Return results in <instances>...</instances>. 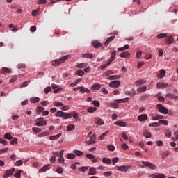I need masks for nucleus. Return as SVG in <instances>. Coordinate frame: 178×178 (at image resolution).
<instances>
[{
	"label": "nucleus",
	"instance_id": "nucleus-8",
	"mask_svg": "<svg viewBox=\"0 0 178 178\" xmlns=\"http://www.w3.org/2000/svg\"><path fill=\"white\" fill-rule=\"evenodd\" d=\"M0 73H1V74H6V73H8L9 74V73H12V71L10 68L3 67V68H1L0 70Z\"/></svg>",
	"mask_w": 178,
	"mask_h": 178
},
{
	"label": "nucleus",
	"instance_id": "nucleus-25",
	"mask_svg": "<svg viewBox=\"0 0 178 178\" xmlns=\"http://www.w3.org/2000/svg\"><path fill=\"white\" fill-rule=\"evenodd\" d=\"M102 162L104 163H106L107 165H111V163H112V160H111V159H108V158H103Z\"/></svg>",
	"mask_w": 178,
	"mask_h": 178
},
{
	"label": "nucleus",
	"instance_id": "nucleus-62",
	"mask_svg": "<svg viewBox=\"0 0 178 178\" xmlns=\"http://www.w3.org/2000/svg\"><path fill=\"white\" fill-rule=\"evenodd\" d=\"M129 92H130V97H134V95H136V90H134V89L129 91Z\"/></svg>",
	"mask_w": 178,
	"mask_h": 178
},
{
	"label": "nucleus",
	"instance_id": "nucleus-34",
	"mask_svg": "<svg viewBox=\"0 0 178 178\" xmlns=\"http://www.w3.org/2000/svg\"><path fill=\"white\" fill-rule=\"evenodd\" d=\"M95 111H97L95 107H90L87 109V112H89V113H94Z\"/></svg>",
	"mask_w": 178,
	"mask_h": 178
},
{
	"label": "nucleus",
	"instance_id": "nucleus-46",
	"mask_svg": "<svg viewBox=\"0 0 178 178\" xmlns=\"http://www.w3.org/2000/svg\"><path fill=\"white\" fill-rule=\"evenodd\" d=\"M67 158L68 159H74V158H76V154H68L67 155Z\"/></svg>",
	"mask_w": 178,
	"mask_h": 178
},
{
	"label": "nucleus",
	"instance_id": "nucleus-38",
	"mask_svg": "<svg viewBox=\"0 0 178 178\" xmlns=\"http://www.w3.org/2000/svg\"><path fill=\"white\" fill-rule=\"evenodd\" d=\"M166 96L168 97L169 98H172V99H176L178 98V96H176L172 93H168Z\"/></svg>",
	"mask_w": 178,
	"mask_h": 178
},
{
	"label": "nucleus",
	"instance_id": "nucleus-43",
	"mask_svg": "<svg viewBox=\"0 0 178 178\" xmlns=\"http://www.w3.org/2000/svg\"><path fill=\"white\" fill-rule=\"evenodd\" d=\"M44 107L41 106H38L37 108V113L38 115H40L41 113V112H42V111H44Z\"/></svg>",
	"mask_w": 178,
	"mask_h": 178
},
{
	"label": "nucleus",
	"instance_id": "nucleus-48",
	"mask_svg": "<svg viewBox=\"0 0 178 178\" xmlns=\"http://www.w3.org/2000/svg\"><path fill=\"white\" fill-rule=\"evenodd\" d=\"M92 104H93L94 106H96L97 108H99L100 104H99V101L93 100Z\"/></svg>",
	"mask_w": 178,
	"mask_h": 178
},
{
	"label": "nucleus",
	"instance_id": "nucleus-24",
	"mask_svg": "<svg viewBox=\"0 0 178 178\" xmlns=\"http://www.w3.org/2000/svg\"><path fill=\"white\" fill-rule=\"evenodd\" d=\"M30 102L32 104H37V102H40V98L37 97H32V98L30 99Z\"/></svg>",
	"mask_w": 178,
	"mask_h": 178
},
{
	"label": "nucleus",
	"instance_id": "nucleus-55",
	"mask_svg": "<svg viewBox=\"0 0 178 178\" xmlns=\"http://www.w3.org/2000/svg\"><path fill=\"white\" fill-rule=\"evenodd\" d=\"M107 149H108V151H115V146L109 145L107 146Z\"/></svg>",
	"mask_w": 178,
	"mask_h": 178
},
{
	"label": "nucleus",
	"instance_id": "nucleus-61",
	"mask_svg": "<svg viewBox=\"0 0 178 178\" xmlns=\"http://www.w3.org/2000/svg\"><path fill=\"white\" fill-rule=\"evenodd\" d=\"M14 176H15V177L20 178L21 172H20V171H17V172H15V173L14 174Z\"/></svg>",
	"mask_w": 178,
	"mask_h": 178
},
{
	"label": "nucleus",
	"instance_id": "nucleus-63",
	"mask_svg": "<svg viewBox=\"0 0 178 178\" xmlns=\"http://www.w3.org/2000/svg\"><path fill=\"white\" fill-rule=\"evenodd\" d=\"M16 80H17V76H15L10 80V83H15Z\"/></svg>",
	"mask_w": 178,
	"mask_h": 178
},
{
	"label": "nucleus",
	"instance_id": "nucleus-53",
	"mask_svg": "<svg viewBox=\"0 0 178 178\" xmlns=\"http://www.w3.org/2000/svg\"><path fill=\"white\" fill-rule=\"evenodd\" d=\"M32 130L34 133H41V129L40 128L33 127Z\"/></svg>",
	"mask_w": 178,
	"mask_h": 178
},
{
	"label": "nucleus",
	"instance_id": "nucleus-44",
	"mask_svg": "<svg viewBox=\"0 0 178 178\" xmlns=\"http://www.w3.org/2000/svg\"><path fill=\"white\" fill-rule=\"evenodd\" d=\"M168 156H169V151L166 150L162 154V158L163 159H165V158H168Z\"/></svg>",
	"mask_w": 178,
	"mask_h": 178
},
{
	"label": "nucleus",
	"instance_id": "nucleus-33",
	"mask_svg": "<svg viewBox=\"0 0 178 178\" xmlns=\"http://www.w3.org/2000/svg\"><path fill=\"white\" fill-rule=\"evenodd\" d=\"M129 46L128 44H126L122 47H119L118 49V51L122 52V51H126V49H129Z\"/></svg>",
	"mask_w": 178,
	"mask_h": 178
},
{
	"label": "nucleus",
	"instance_id": "nucleus-9",
	"mask_svg": "<svg viewBox=\"0 0 178 178\" xmlns=\"http://www.w3.org/2000/svg\"><path fill=\"white\" fill-rule=\"evenodd\" d=\"M51 169V164H47L46 165L41 168L39 170L40 173H42L44 172H47V170H49Z\"/></svg>",
	"mask_w": 178,
	"mask_h": 178
},
{
	"label": "nucleus",
	"instance_id": "nucleus-10",
	"mask_svg": "<svg viewBox=\"0 0 178 178\" xmlns=\"http://www.w3.org/2000/svg\"><path fill=\"white\" fill-rule=\"evenodd\" d=\"M148 119V115L147 114H142L138 117V120L139 122H145Z\"/></svg>",
	"mask_w": 178,
	"mask_h": 178
},
{
	"label": "nucleus",
	"instance_id": "nucleus-29",
	"mask_svg": "<svg viewBox=\"0 0 178 178\" xmlns=\"http://www.w3.org/2000/svg\"><path fill=\"white\" fill-rule=\"evenodd\" d=\"M92 88L93 90H97V91H99L101 90V85L96 83L92 86Z\"/></svg>",
	"mask_w": 178,
	"mask_h": 178
},
{
	"label": "nucleus",
	"instance_id": "nucleus-17",
	"mask_svg": "<svg viewBox=\"0 0 178 178\" xmlns=\"http://www.w3.org/2000/svg\"><path fill=\"white\" fill-rule=\"evenodd\" d=\"M115 35L111 36L109 38H108V39L106 40V42H104V45L108 46L109 45V43L111 41H113V40H115Z\"/></svg>",
	"mask_w": 178,
	"mask_h": 178
},
{
	"label": "nucleus",
	"instance_id": "nucleus-6",
	"mask_svg": "<svg viewBox=\"0 0 178 178\" xmlns=\"http://www.w3.org/2000/svg\"><path fill=\"white\" fill-rule=\"evenodd\" d=\"M35 123L36 126H47V120H44L43 118H37Z\"/></svg>",
	"mask_w": 178,
	"mask_h": 178
},
{
	"label": "nucleus",
	"instance_id": "nucleus-18",
	"mask_svg": "<svg viewBox=\"0 0 178 178\" xmlns=\"http://www.w3.org/2000/svg\"><path fill=\"white\" fill-rule=\"evenodd\" d=\"M165 74L166 72L165 71V70H161L160 71V73L157 74V77H159V79H163V77H165Z\"/></svg>",
	"mask_w": 178,
	"mask_h": 178
},
{
	"label": "nucleus",
	"instance_id": "nucleus-2",
	"mask_svg": "<svg viewBox=\"0 0 178 178\" xmlns=\"http://www.w3.org/2000/svg\"><path fill=\"white\" fill-rule=\"evenodd\" d=\"M97 135L93 134L92 136L88 135L86 138V144H88V145H92V144H95L97 143Z\"/></svg>",
	"mask_w": 178,
	"mask_h": 178
},
{
	"label": "nucleus",
	"instance_id": "nucleus-31",
	"mask_svg": "<svg viewBox=\"0 0 178 178\" xmlns=\"http://www.w3.org/2000/svg\"><path fill=\"white\" fill-rule=\"evenodd\" d=\"M110 80H118L120 79V75H112L108 77Z\"/></svg>",
	"mask_w": 178,
	"mask_h": 178
},
{
	"label": "nucleus",
	"instance_id": "nucleus-59",
	"mask_svg": "<svg viewBox=\"0 0 178 178\" xmlns=\"http://www.w3.org/2000/svg\"><path fill=\"white\" fill-rule=\"evenodd\" d=\"M39 10H33L32 11V16H33V17H35V16H37V14L38 13Z\"/></svg>",
	"mask_w": 178,
	"mask_h": 178
},
{
	"label": "nucleus",
	"instance_id": "nucleus-37",
	"mask_svg": "<svg viewBox=\"0 0 178 178\" xmlns=\"http://www.w3.org/2000/svg\"><path fill=\"white\" fill-rule=\"evenodd\" d=\"M168 37V33H160L157 35V38H159V40H161V38H165Z\"/></svg>",
	"mask_w": 178,
	"mask_h": 178
},
{
	"label": "nucleus",
	"instance_id": "nucleus-30",
	"mask_svg": "<svg viewBox=\"0 0 178 178\" xmlns=\"http://www.w3.org/2000/svg\"><path fill=\"white\" fill-rule=\"evenodd\" d=\"M92 45H93L94 48H99L101 47L102 44L98 41L92 42Z\"/></svg>",
	"mask_w": 178,
	"mask_h": 178
},
{
	"label": "nucleus",
	"instance_id": "nucleus-36",
	"mask_svg": "<svg viewBox=\"0 0 178 178\" xmlns=\"http://www.w3.org/2000/svg\"><path fill=\"white\" fill-rule=\"evenodd\" d=\"M74 154H76L77 156H81L84 154V152L79 151V150H74Z\"/></svg>",
	"mask_w": 178,
	"mask_h": 178
},
{
	"label": "nucleus",
	"instance_id": "nucleus-45",
	"mask_svg": "<svg viewBox=\"0 0 178 178\" xmlns=\"http://www.w3.org/2000/svg\"><path fill=\"white\" fill-rule=\"evenodd\" d=\"M37 5H44L47 3V0H38L36 1Z\"/></svg>",
	"mask_w": 178,
	"mask_h": 178
},
{
	"label": "nucleus",
	"instance_id": "nucleus-16",
	"mask_svg": "<svg viewBox=\"0 0 178 178\" xmlns=\"http://www.w3.org/2000/svg\"><path fill=\"white\" fill-rule=\"evenodd\" d=\"M173 36L172 35H170L168 37V38H166L165 41H166V44L168 45H171V44H173Z\"/></svg>",
	"mask_w": 178,
	"mask_h": 178
},
{
	"label": "nucleus",
	"instance_id": "nucleus-3",
	"mask_svg": "<svg viewBox=\"0 0 178 178\" xmlns=\"http://www.w3.org/2000/svg\"><path fill=\"white\" fill-rule=\"evenodd\" d=\"M69 55L64 56L62 58L59 60H54L52 62V66H59V65H61V63H63L65 60H67V59H69Z\"/></svg>",
	"mask_w": 178,
	"mask_h": 178
},
{
	"label": "nucleus",
	"instance_id": "nucleus-42",
	"mask_svg": "<svg viewBox=\"0 0 178 178\" xmlns=\"http://www.w3.org/2000/svg\"><path fill=\"white\" fill-rule=\"evenodd\" d=\"M150 127H159L161 126V124H159V122H153L149 124Z\"/></svg>",
	"mask_w": 178,
	"mask_h": 178
},
{
	"label": "nucleus",
	"instance_id": "nucleus-21",
	"mask_svg": "<svg viewBox=\"0 0 178 178\" xmlns=\"http://www.w3.org/2000/svg\"><path fill=\"white\" fill-rule=\"evenodd\" d=\"M120 58H129L130 57V54L129 53V51H124V52L120 53Z\"/></svg>",
	"mask_w": 178,
	"mask_h": 178
},
{
	"label": "nucleus",
	"instance_id": "nucleus-52",
	"mask_svg": "<svg viewBox=\"0 0 178 178\" xmlns=\"http://www.w3.org/2000/svg\"><path fill=\"white\" fill-rule=\"evenodd\" d=\"M67 130L68 131H72L73 130H74V126L73 124H70L67 128Z\"/></svg>",
	"mask_w": 178,
	"mask_h": 178
},
{
	"label": "nucleus",
	"instance_id": "nucleus-51",
	"mask_svg": "<svg viewBox=\"0 0 178 178\" xmlns=\"http://www.w3.org/2000/svg\"><path fill=\"white\" fill-rule=\"evenodd\" d=\"M112 171H109V172H104V176H105L106 177H109V176H112Z\"/></svg>",
	"mask_w": 178,
	"mask_h": 178
},
{
	"label": "nucleus",
	"instance_id": "nucleus-40",
	"mask_svg": "<svg viewBox=\"0 0 178 178\" xmlns=\"http://www.w3.org/2000/svg\"><path fill=\"white\" fill-rule=\"evenodd\" d=\"M59 137H60V134L51 136H49V140H58V138H59Z\"/></svg>",
	"mask_w": 178,
	"mask_h": 178
},
{
	"label": "nucleus",
	"instance_id": "nucleus-56",
	"mask_svg": "<svg viewBox=\"0 0 178 178\" xmlns=\"http://www.w3.org/2000/svg\"><path fill=\"white\" fill-rule=\"evenodd\" d=\"M52 88L50 86H48L44 88V93L48 94V92H50L51 91Z\"/></svg>",
	"mask_w": 178,
	"mask_h": 178
},
{
	"label": "nucleus",
	"instance_id": "nucleus-4",
	"mask_svg": "<svg viewBox=\"0 0 178 178\" xmlns=\"http://www.w3.org/2000/svg\"><path fill=\"white\" fill-rule=\"evenodd\" d=\"M156 108L161 113H163V115H168V110L163 105L159 104L156 105Z\"/></svg>",
	"mask_w": 178,
	"mask_h": 178
},
{
	"label": "nucleus",
	"instance_id": "nucleus-50",
	"mask_svg": "<svg viewBox=\"0 0 178 178\" xmlns=\"http://www.w3.org/2000/svg\"><path fill=\"white\" fill-rule=\"evenodd\" d=\"M79 170L80 172H86V170H88V167L87 166L81 167L79 168Z\"/></svg>",
	"mask_w": 178,
	"mask_h": 178
},
{
	"label": "nucleus",
	"instance_id": "nucleus-15",
	"mask_svg": "<svg viewBox=\"0 0 178 178\" xmlns=\"http://www.w3.org/2000/svg\"><path fill=\"white\" fill-rule=\"evenodd\" d=\"M95 175H97V170L95 169V168H90L89 170V172L88 173V176H92Z\"/></svg>",
	"mask_w": 178,
	"mask_h": 178
},
{
	"label": "nucleus",
	"instance_id": "nucleus-12",
	"mask_svg": "<svg viewBox=\"0 0 178 178\" xmlns=\"http://www.w3.org/2000/svg\"><path fill=\"white\" fill-rule=\"evenodd\" d=\"M117 170L120 172H127V170H129V167L126 165L117 166Z\"/></svg>",
	"mask_w": 178,
	"mask_h": 178
},
{
	"label": "nucleus",
	"instance_id": "nucleus-19",
	"mask_svg": "<svg viewBox=\"0 0 178 178\" xmlns=\"http://www.w3.org/2000/svg\"><path fill=\"white\" fill-rule=\"evenodd\" d=\"M82 58H87L88 59H92V58H94V56L91 53H86L82 55Z\"/></svg>",
	"mask_w": 178,
	"mask_h": 178
},
{
	"label": "nucleus",
	"instance_id": "nucleus-49",
	"mask_svg": "<svg viewBox=\"0 0 178 178\" xmlns=\"http://www.w3.org/2000/svg\"><path fill=\"white\" fill-rule=\"evenodd\" d=\"M10 144H11V145H15V144H17V138H13V139L10 141Z\"/></svg>",
	"mask_w": 178,
	"mask_h": 178
},
{
	"label": "nucleus",
	"instance_id": "nucleus-28",
	"mask_svg": "<svg viewBox=\"0 0 178 178\" xmlns=\"http://www.w3.org/2000/svg\"><path fill=\"white\" fill-rule=\"evenodd\" d=\"M115 124L117 126H120V127H126V122H122V121H118V122H115Z\"/></svg>",
	"mask_w": 178,
	"mask_h": 178
},
{
	"label": "nucleus",
	"instance_id": "nucleus-23",
	"mask_svg": "<svg viewBox=\"0 0 178 178\" xmlns=\"http://www.w3.org/2000/svg\"><path fill=\"white\" fill-rule=\"evenodd\" d=\"M95 122L100 126H102V124H104V120H102V119L101 118H95Z\"/></svg>",
	"mask_w": 178,
	"mask_h": 178
},
{
	"label": "nucleus",
	"instance_id": "nucleus-60",
	"mask_svg": "<svg viewBox=\"0 0 178 178\" xmlns=\"http://www.w3.org/2000/svg\"><path fill=\"white\" fill-rule=\"evenodd\" d=\"M16 166H22V165H23V161L22 160H18L16 163H15Z\"/></svg>",
	"mask_w": 178,
	"mask_h": 178
},
{
	"label": "nucleus",
	"instance_id": "nucleus-64",
	"mask_svg": "<svg viewBox=\"0 0 178 178\" xmlns=\"http://www.w3.org/2000/svg\"><path fill=\"white\" fill-rule=\"evenodd\" d=\"M163 86H164L163 83H157L156 87H157V88H163Z\"/></svg>",
	"mask_w": 178,
	"mask_h": 178
},
{
	"label": "nucleus",
	"instance_id": "nucleus-14",
	"mask_svg": "<svg viewBox=\"0 0 178 178\" xmlns=\"http://www.w3.org/2000/svg\"><path fill=\"white\" fill-rule=\"evenodd\" d=\"M150 178H166V176L163 174H158V175H155V174H152L150 175Z\"/></svg>",
	"mask_w": 178,
	"mask_h": 178
},
{
	"label": "nucleus",
	"instance_id": "nucleus-26",
	"mask_svg": "<svg viewBox=\"0 0 178 178\" xmlns=\"http://www.w3.org/2000/svg\"><path fill=\"white\" fill-rule=\"evenodd\" d=\"M128 102H129V97L115 100V102H118V104H122V103Z\"/></svg>",
	"mask_w": 178,
	"mask_h": 178
},
{
	"label": "nucleus",
	"instance_id": "nucleus-39",
	"mask_svg": "<svg viewBox=\"0 0 178 178\" xmlns=\"http://www.w3.org/2000/svg\"><path fill=\"white\" fill-rule=\"evenodd\" d=\"M116 51H113L111 53V58H110V60L113 62V60H115V59H116Z\"/></svg>",
	"mask_w": 178,
	"mask_h": 178
},
{
	"label": "nucleus",
	"instance_id": "nucleus-27",
	"mask_svg": "<svg viewBox=\"0 0 178 178\" xmlns=\"http://www.w3.org/2000/svg\"><path fill=\"white\" fill-rule=\"evenodd\" d=\"M145 91H147V86H143L137 89L138 92H145Z\"/></svg>",
	"mask_w": 178,
	"mask_h": 178
},
{
	"label": "nucleus",
	"instance_id": "nucleus-1",
	"mask_svg": "<svg viewBox=\"0 0 178 178\" xmlns=\"http://www.w3.org/2000/svg\"><path fill=\"white\" fill-rule=\"evenodd\" d=\"M56 118H63V119H70L72 117L74 118V119H77L79 118V115H77V113H74V115L69 113H65L62 111H58L56 113Z\"/></svg>",
	"mask_w": 178,
	"mask_h": 178
},
{
	"label": "nucleus",
	"instance_id": "nucleus-22",
	"mask_svg": "<svg viewBox=\"0 0 178 178\" xmlns=\"http://www.w3.org/2000/svg\"><path fill=\"white\" fill-rule=\"evenodd\" d=\"M86 66H88V63H81L76 65V67L79 69H83L84 67H86Z\"/></svg>",
	"mask_w": 178,
	"mask_h": 178
},
{
	"label": "nucleus",
	"instance_id": "nucleus-5",
	"mask_svg": "<svg viewBox=\"0 0 178 178\" xmlns=\"http://www.w3.org/2000/svg\"><path fill=\"white\" fill-rule=\"evenodd\" d=\"M142 163H143V165L145 166H146V168H149V169H151L152 170H155V169H158V166L155 164H152V163H149L148 161H142Z\"/></svg>",
	"mask_w": 178,
	"mask_h": 178
},
{
	"label": "nucleus",
	"instance_id": "nucleus-57",
	"mask_svg": "<svg viewBox=\"0 0 178 178\" xmlns=\"http://www.w3.org/2000/svg\"><path fill=\"white\" fill-rule=\"evenodd\" d=\"M121 147H122V149H124L125 151H127V149H129V146L126 143H123L121 145Z\"/></svg>",
	"mask_w": 178,
	"mask_h": 178
},
{
	"label": "nucleus",
	"instance_id": "nucleus-13",
	"mask_svg": "<svg viewBox=\"0 0 178 178\" xmlns=\"http://www.w3.org/2000/svg\"><path fill=\"white\" fill-rule=\"evenodd\" d=\"M120 86V81H113L109 83V87H115L116 88Z\"/></svg>",
	"mask_w": 178,
	"mask_h": 178
},
{
	"label": "nucleus",
	"instance_id": "nucleus-35",
	"mask_svg": "<svg viewBox=\"0 0 178 178\" xmlns=\"http://www.w3.org/2000/svg\"><path fill=\"white\" fill-rule=\"evenodd\" d=\"M159 123L160 124H164V126H168L169 124V122H168V120H160L159 121Z\"/></svg>",
	"mask_w": 178,
	"mask_h": 178
},
{
	"label": "nucleus",
	"instance_id": "nucleus-47",
	"mask_svg": "<svg viewBox=\"0 0 178 178\" xmlns=\"http://www.w3.org/2000/svg\"><path fill=\"white\" fill-rule=\"evenodd\" d=\"M136 86H143V84H145V81L143 80H138L136 82Z\"/></svg>",
	"mask_w": 178,
	"mask_h": 178
},
{
	"label": "nucleus",
	"instance_id": "nucleus-7",
	"mask_svg": "<svg viewBox=\"0 0 178 178\" xmlns=\"http://www.w3.org/2000/svg\"><path fill=\"white\" fill-rule=\"evenodd\" d=\"M15 172V168H12L10 170H8L3 175V178L10 177L13 172Z\"/></svg>",
	"mask_w": 178,
	"mask_h": 178
},
{
	"label": "nucleus",
	"instance_id": "nucleus-20",
	"mask_svg": "<svg viewBox=\"0 0 178 178\" xmlns=\"http://www.w3.org/2000/svg\"><path fill=\"white\" fill-rule=\"evenodd\" d=\"M81 81H83V79L79 78L75 82L70 83V87H76L79 83H81Z\"/></svg>",
	"mask_w": 178,
	"mask_h": 178
},
{
	"label": "nucleus",
	"instance_id": "nucleus-41",
	"mask_svg": "<svg viewBox=\"0 0 178 178\" xmlns=\"http://www.w3.org/2000/svg\"><path fill=\"white\" fill-rule=\"evenodd\" d=\"M76 74L81 77H83L84 76V71H83V70H79L76 71Z\"/></svg>",
	"mask_w": 178,
	"mask_h": 178
},
{
	"label": "nucleus",
	"instance_id": "nucleus-11",
	"mask_svg": "<svg viewBox=\"0 0 178 178\" xmlns=\"http://www.w3.org/2000/svg\"><path fill=\"white\" fill-rule=\"evenodd\" d=\"M79 90L81 94H84V92H87V94H90V92H91V90H90V89L83 86H79Z\"/></svg>",
	"mask_w": 178,
	"mask_h": 178
},
{
	"label": "nucleus",
	"instance_id": "nucleus-58",
	"mask_svg": "<svg viewBox=\"0 0 178 178\" xmlns=\"http://www.w3.org/2000/svg\"><path fill=\"white\" fill-rule=\"evenodd\" d=\"M54 106H63V103L56 101L54 102Z\"/></svg>",
	"mask_w": 178,
	"mask_h": 178
},
{
	"label": "nucleus",
	"instance_id": "nucleus-54",
	"mask_svg": "<svg viewBox=\"0 0 178 178\" xmlns=\"http://www.w3.org/2000/svg\"><path fill=\"white\" fill-rule=\"evenodd\" d=\"M86 158H88V159H95V156L91 154H87L86 155Z\"/></svg>",
	"mask_w": 178,
	"mask_h": 178
},
{
	"label": "nucleus",
	"instance_id": "nucleus-32",
	"mask_svg": "<svg viewBox=\"0 0 178 178\" xmlns=\"http://www.w3.org/2000/svg\"><path fill=\"white\" fill-rule=\"evenodd\" d=\"M152 120H159V119H163V115H156L154 117H152Z\"/></svg>",
	"mask_w": 178,
	"mask_h": 178
}]
</instances>
